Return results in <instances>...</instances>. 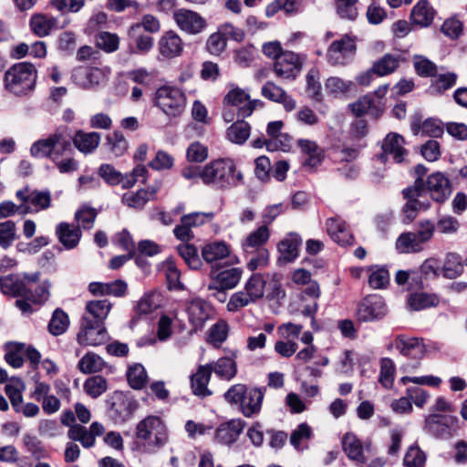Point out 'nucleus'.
<instances>
[{
	"instance_id": "nucleus-1",
	"label": "nucleus",
	"mask_w": 467,
	"mask_h": 467,
	"mask_svg": "<svg viewBox=\"0 0 467 467\" xmlns=\"http://www.w3.org/2000/svg\"><path fill=\"white\" fill-rule=\"evenodd\" d=\"M71 140L72 136L67 128H59L47 138L33 143L30 152L36 158H50L61 173L72 172L78 170V161L73 158L59 161V158L71 149Z\"/></svg>"
},
{
	"instance_id": "nucleus-2",
	"label": "nucleus",
	"mask_w": 467,
	"mask_h": 467,
	"mask_svg": "<svg viewBox=\"0 0 467 467\" xmlns=\"http://www.w3.org/2000/svg\"><path fill=\"white\" fill-rule=\"evenodd\" d=\"M202 181L218 189H229L243 182V174L233 160L218 159L202 167Z\"/></svg>"
},
{
	"instance_id": "nucleus-3",
	"label": "nucleus",
	"mask_w": 467,
	"mask_h": 467,
	"mask_svg": "<svg viewBox=\"0 0 467 467\" xmlns=\"http://www.w3.org/2000/svg\"><path fill=\"white\" fill-rule=\"evenodd\" d=\"M36 78L37 70L33 64L16 63L5 73V87L15 95H26L34 89Z\"/></svg>"
},
{
	"instance_id": "nucleus-4",
	"label": "nucleus",
	"mask_w": 467,
	"mask_h": 467,
	"mask_svg": "<svg viewBox=\"0 0 467 467\" xmlns=\"http://www.w3.org/2000/svg\"><path fill=\"white\" fill-rule=\"evenodd\" d=\"M152 103L169 119L181 117L185 111L187 97L175 86L163 85L156 89Z\"/></svg>"
},
{
	"instance_id": "nucleus-5",
	"label": "nucleus",
	"mask_w": 467,
	"mask_h": 467,
	"mask_svg": "<svg viewBox=\"0 0 467 467\" xmlns=\"http://www.w3.org/2000/svg\"><path fill=\"white\" fill-rule=\"evenodd\" d=\"M224 399L231 404L239 405L244 416L252 417L259 413L264 393L256 388H248L244 384H235L225 392Z\"/></svg>"
},
{
	"instance_id": "nucleus-6",
	"label": "nucleus",
	"mask_w": 467,
	"mask_h": 467,
	"mask_svg": "<svg viewBox=\"0 0 467 467\" xmlns=\"http://www.w3.org/2000/svg\"><path fill=\"white\" fill-rule=\"evenodd\" d=\"M418 178L412 186L403 190V196L407 200L404 207V214L409 221L414 220L419 211H425L430 207V202L425 198V182L422 179L427 172V168L419 164L415 167Z\"/></svg>"
},
{
	"instance_id": "nucleus-7",
	"label": "nucleus",
	"mask_w": 467,
	"mask_h": 467,
	"mask_svg": "<svg viewBox=\"0 0 467 467\" xmlns=\"http://www.w3.org/2000/svg\"><path fill=\"white\" fill-rule=\"evenodd\" d=\"M265 279L260 274H254L245 282L244 290L234 293L227 303V310L236 312L254 303L265 295Z\"/></svg>"
},
{
	"instance_id": "nucleus-8",
	"label": "nucleus",
	"mask_w": 467,
	"mask_h": 467,
	"mask_svg": "<svg viewBox=\"0 0 467 467\" xmlns=\"http://www.w3.org/2000/svg\"><path fill=\"white\" fill-rule=\"evenodd\" d=\"M136 435L150 445H162L167 441L166 427L161 418L148 416L136 428Z\"/></svg>"
},
{
	"instance_id": "nucleus-9",
	"label": "nucleus",
	"mask_w": 467,
	"mask_h": 467,
	"mask_svg": "<svg viewBox=\"0 0 467 467\" xmlns=\"http://www.w3.org/2000/svg\"><path fill=\"white\" fill-rule=\"evenodd\" d=\"M243 276V269L231 267L219 271L212 268L209 274L210 282L207 285L209 291L223 293L237 286Z\"/></svg>"
},
{
	"instance_id": "nucleus-10",
	"label": "nucleus",
	"mask_w": 467,
	"mask_h": 467,
	"mask_svg": "<svg viewBox=\"0 0 467 467\" xmlns=\"http://www.w3.org/2000/svg\"><path fill=\"white\" fill-rule=\"evenodd\" d=\"M357 50L354 37L345 35L340 39L335 40L329 46L327 57L332 66L346 65L353 57Z\"/></svg>"
},
{
	"instance_id": "nucleus-11",
	"label": "nucleus",
	"mask_w": 467,
	"mask_h": 467,
	"mask_svg": "<svg viewBox=\"0 0 467 467\" xmlns=\"http://www.w3.org/2000/svg\"><path fill=\"white\" fill-rule=\"evenodd\" d=\"M110 73L109 67H78L72 71V81L82 88H91L107 81Z\"/></svg>"
},
{
	"instance_id": "nucleus-12",
	"label": "nucleus",
	"mask_w": 467,
	"mask_h": 467,
	"mask_svg": "<svg viewBox=\"0 0 467 467\" xmlns=\"http://www.w3.org/2000/svg\"><path fill=\"white\" fill-rule=\"evenodd\" d=\"M107 339V331L103 325L93 322L89 317H83L77 340L83 346H98Z\"/></svg>"
},
{
	"instance_id": "nucleus-13",
	"label": "nucleus",
	"mask_w": 467,
	"mask_h": 467,
	"mask_svg": "<svg viewBox=\"0 0 467 467\" xmlns=\"http://www.w3.org/2000/svg\"><path fill=\"white\" fill-rule=\"evenodd\" d=\"M387 313L386 304L377 295L366 296L358 305L357 317L362 322H373L381 319Z\"/></svg>"
},
{
	"instance_id": "nucleus-14",
	"label": "nucleus",
	"mask_w": 467,
	"mask_h": 467,
	"mask_svg": "<svg viewBox=\"0 0 467 467\" xmlns=\"http://www.w3.org/2000/svg\"><path fill=\"white\" fill-rule=\"evenodd\" d=\"M186 312L192 330L196 332L202 330L206 322L213 318L214 310L213 306L199 298L193 299L187 304Z\"/></svg>"
},
{
	"instance_id": "nucleus-15",
	"label": "nucleus",
	"mask_w": 467,
	"mask_h": 467,
	"mask_svg": "<svg viewBox=\"0 0 467 467\" xmlns=\"http://www.w3.org/2000/svg\"><path fill=\"white\" fill-rule=\"evenodd\" d=\"M105 432L103 424L94 421L87 428L81 424L71 426L67 431V437L73 441H78L85 449L95 446L96 438L101 436Z\"/></svg>"
},
{
	"instance_id": "nucleus-16",
	"label": "nucleus",
	"mask_w": 467,
	"mask_h": 467,
	"mask_svg": "<svg viewBox=\"0 0 467 467\" xmlns=\"http://www.w3.org/2000/svg\"><path fill=\"white\" fill-rule=\"evenodd\" d=\"M303 58L292 52L285 51L274 63V72L284 79H294L301 71Z\"/></svg>"
},
{
	"instance_id": "nucleus-17",
	"label": "nucleus",
	"mask_w": 467,
	"mask_h": 467,
	"mask_svg": "<svg viewBox=\"0 0 467 467\" xmlns=\"http://www.w3.org/2000/svg\"><path fill=\"white\" fill-rule=\"evenodd\" d=\"M173 19L178 27L190 35L201 33L206 26V21L198 13L181 8L173 13Z\"/></svg>"
},
{
	"instance_id": "nucleus-18",
	"label": "nucleus",
	"mask_w": 467,
	"mask_h": 467,
	"mask_svg": "<svg viewBox=\"0 0 467 467\" xmlns=\"http://www.w3.org/2000/svg\"><path fill=\"white\" fill-rule=\"evenodd\" d=\"M223 103L228 106L239 107V116L242 118L249 117L255 107L260 104L258 100H250V97L244 89L234 85L225 95Z\"/></svg>"
},
{
	"instance_id": "nucleus-19",
	"label": "nucleus",
	"mask_w": 467,
	"mask_h": 467,
	"mask_svg": "<svg viewBox=\"0 0 467 467\" xmlns=\"http://www.w3.org/2000/svg\"><path fill=\"white\" fill-rule=\"evenodd\" d=\"M405 140L398 133H389L382 141V153L379 158L386 161L389 158L393 159L397 163L405 161L408 151L404 148Z\"/></svg>"
},
{
	"instance_id": "nucleus-20",
	"label": "nucleus",
	"mask_w": 467,
	"mask_h": 467,
	"mask_svg": "<svg viewBox=\"0 0 467 467\" xmlns=\"http://www.w3.org/2000/svg\"><path fill=\"white\" fill-rule=\"evenodd\" d=\"M426 194L438 202H442L451 193V186L450 180L441 172H434L431 174L425 183ZM425 198L428 200L427 195Z\"/></svg>"
},
{
	"instance_id": "nucleus-21",
	"label": "nucleus",
	"mask_w": 467,
	"mask_h": 467,
	"mask_svg": "<svg viewBox=\"0 0 467 467\" xmlns=\"http://www.w3.org/2000/svg\"><path fill=\"white\" fill-rule=\"evenodd\" d=\"M457 418L432 413L425 419V429L437 437H447L457 423Z\"/></svg>"
},
{
	"instance_id": "nucleus-22",
	"label": "nucleus",
	"mask_w": 467,
	"mask_h": 467,
	"mask_svg": "<svg viewBox=\"0 0 467 467\" xmlns=\"http://www.w3.org/2000/svg\"><path fill=\"white\" fill-rule=\"evenodd\" d=\"M183 47L182 37L171 30L165 32L158 41L159 53L166 59L180 57L183 52Z\"/></svg>"
},
{
	"instance_id": "nucleus-23",
	"label": "nucleus",
	"mask_w": 467,
	"mask_h": 467,
	"mask_svg": "<svg viewBox=\"0 0 467 467\" xmlns=\"http://www.w3.org/2000/svg\"><path fill=\"white\" fill-rule=\"evenodd\" d=\"M392 346L401 355L414 360L421 359L426 352L424 344L417 337L399 336L395 338Z\"/></svg>"
},
{
	"instance_id": "nucleus-24",
	"label": "nucleus",
	"mask_w": 467,
	"mask_h": 467,
	"mask_svg": "<svg viewBox=\"0 0 467 467\" xmlns=\"http://www.w3.org/2000/svg\"><path fill=\"white\" fill-rule=\"evenodd\" d=\"M238 357V350L232 349L228 355L218 358L215 362L207 364L217 377L224 380H231L237 373V364L235 359Z\"/></svg>"
},
{
	"instance_id": "nucleus-25",
	"label": "nucleus",
	"mask_w": 467,
	"mask_h": 467,
	"mask_svg": "<svg viewBox=\"0 0 467 467\" xmlns=\"http://www.w3.org/2000/svg\"><path fill=\"white\" fill-rule=\"evenodd\" d=\"M342 447L348 457L359 464H365L368 461L365 452H370V444L365 447L353 433H346L342 439Z\"/></svg>"
},
{
	"instance_id": "nucleus-26",
	"label": "nucleus",
	"mask_w": 467,
	"mask_h": 467,
	"mask_svg": "<svg viewBox=\"0 0 467 467\" xmlns=\"http://www.w3.org/2000/svg\"><path fill=\"white\" fill-rule=\"evenodd\" d=\"M326 228L328 235L339 245H351L354 237L348 231L346 222L338 217H332L327 220Z\"/></svg>"
},
{
	"instance_id": "nucleus-27",
	"label": "nucleus",
	"mask_w": 467,
	"mask_h": 467,
	"mask_svg": "<svg viewBox=\"0 0 467 467\" xmlns=\"http://www.w3.org/2000/svg\"><path fill=\"white\" fill-rule=\"evenodd\" d=\"M16 196L23 203L29 202L37 210H46L51 203V194L48 191L30 190L25 187L18 190Z\"/></svg>"
},
{
	"instance_id": "nucleus-28",
	"label": "nucleus",
	"mask_w": 467,
	"mask_h": 467,
	"mask_svg": "<svg viewBox=\"0 0 467 467\" xmlns=\"http://www.w3.org/2000/svg\"><path fill=\"white\" fill-rule=\"evenodd\" d=\"M160 186H149L147 189H140L135 192H130L122 195L121 202L124 205L140 210L145 204L155 198Z\"/></svg>"
},
{
	"instance_id": "nucleus-29",
	"label": "nucleus",
	"mask_w": 467,
	"mask_h": 467,
	"mask_svg": "<svg viewBox=\"0 0 467 467\" xmlns=\"http://www.w3.org/2000/svg\"><path fill=\"white\" fill-rule=\"evenodd\" d=\"M262 95L269 100L282 103L286 111H292L296 109V100L272 81H267L262 87Z\"/></svg>"
},
{
	"instance_id": "nucleus-30",
	"label": "nucleus",
	"mask_w": 467,
	"mask_h": 467,
	"mask_svg": "<svg viewBox=\"0 0 467 467\" xmlns=\"http://www.w3.org/2000/svg\"><path fill=\"white\" fill-rule=\"evenodd\" d=\"M435 15L436 11L427 0H420L412 7L410 19L412 25L428 27L432 24Z\"/></svg>"
},
{
	"instance_id": "nucleus-31",
	"label": "nucleus",
	"mask_w": 467,
	"mask_h": 467,
	"mask_svg": "<svg viewBox=\"0 0 467 467\" xmlns=\"http://www.w3.org/2000/svg\"><path fill=\"white\" fill-rule=\"evenodd\" d=\"M301 244V238L296 234H287L277 244L279 261L291 263L298 256V248Z\"/></svg>"
},
{
	"instance_id": "nucleus-32",
	"label": "nucleus",
	"mask_w": 467,
	"mask_h": 467,
	"mask_svg": "<svg viewBox=\"0 0 467 467\" xmlns=\"http://www.w3.org/2000/svg\"><path fill=\"white\" fill-rule=\"evenodd\" d=\"M212 368L206 365H200L197 371L191 376V388L196 396L207 397L212 394L207 385L211 379Z\"/></svg>"
},
{
	"instance_id": "nucleus-33",
	"label": "nucleus",
	"mask_w": 467,
	"mask_h": 467,
	"mask_svg": "<svg viewBox=\"0 0 467 467\" xmlns=\"http://www.w3.org/2000/svg\"><path fill=\"white\" fill-rule=\"evenodd\" d=\"M56 234L65 248L73 249L78 244L82 233L79 226L60 223L56 228Z\"/></svg>"
},
{
	"instance_id": "nucleus-34",
	"label": "nucleus",
	"mask_w": 467,
	"mask_h": 467,
	"mask_svg": "<svg viewBox=\"0 0 467 467\" xmlns=\"http://www.w3.org/2000/svg\"><path fill=\"white\" fill-rule=\"evenodd\" d=\"M270 237V231L267 225H262L251 232L242 243V248L245 253H252L265 249L264 245Z\"/></svg>"
},
{
	"instance_id": "nucleus-35",
	"label": "nucleus",
	"mask_w": 467,
	"mask_h": 467,
	"mask_svg": "<svg viewBox=\"0 0 467 467\" xmlns=\"http://www.w3.org/2000/svg\"><path fill=\"white\" fill-rule=\"evenodd\" d=\"M297 144L301 152L306 156L304 166L314 169L322 162L323 150L315 141L301 139L298 140Z\"/></svg>"
},
{
	"instance_id": "nucleus-36",
	"label": "nucleus",
	"mask_w": 467,
	"mask_h": 467,
	"mask_svg": "<svg viewBox=\"0 0 467 467\" xmlns=\"http://www.w3.org/2000/svg\"><path fill=\"white\" fill-rule=\"evenodd\" d=\"M243 428L241 420H231L222 424L215 431V441L223 444H231L237 440Z\"/></svg>"
},
{
	"instance_id": "nucleus-37",
	"label": "nucleus",
	"mask_w": 467,
	"mask_h": 467,
	"mask_svg": "<svg viewBox=\"0 0 467 467\" xmlns=\"http://www.w3.org/2000/svg\"><path fill=\"white\" fill-rule=\"evenodd\" d=\"M352 111L356 116H362L369 113L373 117L378 118L384 110L383 103L379 100L375 102L372 95H366L351 105Z\"/></svg>"
},
{
	"instance_id": "nucleus-38",
	"label": "nucleus",
	"mask_w": 467,
	"mask_h": 467,
	"mask_svg": "<svg viewBox=\"0 0 467 467\" xmlns=\"http://www.w3.org/2000/svg\"><path fill=\"white\" fill-rule=\"evenodd\" d=\"M230 254V245L223 241L206 244L202 249V256L209 264L227 258Z\"/></svg>"
},
{
	"instance_id": "nucleus-39",
	"label": "nucleus",
	"mask_w": 467,
	"mask_h": 467,
	"mask_svg": "<svg viewBox=\"0 0 467 467\" xmlns=\"http://www.w3.org/2000/svg\"><path fill=\"white\" fill-rule=\"evenodd\" d=\"M111 307V303L107 299L92 300L86 304L87 314L84 317H89L93 322L103 325Z\"/></svg>"
},
{
	"instance_id": "nucleus-40",
	"label": "nucleus",
	"mask_w": 467,
	"mask_h": 467,
	"mask_svg": "<svg viewBox=\"0 0 467 467\" xmlns=\"http://www.w3.org/2000/svg\"><path fill=\"white\" fill-rule=\"evenodd\" d=\"M75 147L83 153H90L96 150L100 141L98 132L78 131L72 139Z\"/></svg>"
},
{
	"instance_id": "nucleus-41",
	"label": "nucleus",
	"mask_w": 467,
	"mask_h": 467,
	"mask_svg": "<svg viewBox=\"0 0 467 467\" xmlns=\"http://www.w3.org/2000/svg\"><path fill=\"white\" fill-rule=\"evenodd\" d=\"M401 57L393 54H385L373 64V71L379 77H385L394 73L400 66Z\"/></svg>"
},
{
	"instance_id": "nucleus-42",
	"label": "nucleus",
	"mask_w": 467,
	"mask_h": 467,
	"mask_svg": "<svg viewBox=\"0 0 467 467\" xmlns=\"http://www.w3.org/2000/svg\"><path fill=\"white\" fill-rule=\"evenodd\" d=\"M440 303L439 297L435 294L414 293L408 298V305L413 311H420L428 307L437 306Z\"/></svg>"
},
{
	"instance_id": "nucleus-43",
	"label": "nucleus",
	"mask_w": 467,
	"mask_h": 467,
	"mask_svg": "<svg viewBox=\"0 0 467 467\" xmlns=\"http://www.w3.org/2000/svg\"><path fill=\"white\" fill-rule=\"evenodd\" d=\"M56 23V18L42 14L34 15L30 20L33 32L40 37L49 35Z\"/></svg>"
},
{
	"instance_id": "nucleus-44",
	"label": "nucleus",
	"mask_w": 467,
	"mask_h": 467,
	"mask_svg": "<svg viewBox=\"0 0 467 467\" xmlns=\"http://www.w3.org/2000/svg\"><path fill=\"white\" fill-rule=\"evenodd\" d=\"M411 130L415 135L421 133L430 137H440L443 133L441 122L434 119H428L422 123L415 121L411 124Z\"/></svg>"
},
{
	"instance_id": "nucleus-45",
	"label": "nucleus",
	"mask_w": 467,
	"mask_h": 467,
	"mask_svg": "<svg viewBox=\"0 0 467 467\" xmlns=\"http://www.w3.org/2000/svg\"><path fill=\"white\" fill-rule=\"evenodd\" d=\"M458 76L454 72L435 74L430 88L436 94H441L455 86Z\"/></svg>"
},
{
	"instance_id": "nucleus-46",
	"label": "nucleus",
	"mask_w": 467,
	"mask_h": 467,
	"mask_svg": "<svg viewBox=\"0 0 467 467\" xmlns=\"http://www.w3.org/2000/svg\"><path fill=\"white\" fill-rule=\"evenodd\" d=\"M251 134L250 125L244 120H239L232 124L227 129L228 140L235 144L244 143Z\"/></svg>"
},
{
	"instance_id": "nucleus-47",
	"label": "nucleus",
	"mask_w": 467,
	"mask_h": 467,
	"mask_svg": "<svg viewBox=\"0 0 467 467\" xmlns=\"http://www.w3.org/2000/svg\"><path fill=\"white\" fill-rule=\"evenodd\" d=\"M161 296L151 292L145 295L137 304L135 312L138 316H147L161 306Z\"/></svg>"
},
{
	"instance_id": "nucleus-48",
	"label": "nucleus",
	"mask_w": 467,
	"mask_h": 467,
	"mask_svg": "<svg viewBox=\"0 0 467 467\" xmlns=\"http://www.w3.org/2000/svg\"><path fill=\"white\" fill-rule=\"evenodd\" d=\"M396 248L400 253H417L422 250V244L414 233H404L396 241Z\"/></svg>"
},
{
	"instance_id": "nucleus-49",
	"label": "nucleus",
	"mask_w": 467,
	"mask_h": 467,
	"mask_svg": "<svg viewBox=\"0 0 467 467\" xmlns=\"http://www.w3.org/2000/svg\"><path fill=\"white\" fill-rule=\"evenodd\" d=\"M105 367L104 360L97 354L88 352L78 361V368L84 374L97 373Z\"/></svg>"
},
{
	"instance_id": "nucleus-50",
	"label": "nucleus",
	"mask_w": 467,
	"mask_h": 467,
	"mask_svg": "<svg viewBox=\"0 0 467 467\" xmlns=\"http://www.w3.org/2000/svg\"><path fill=\"white\" fill-rule=\"evenodd\" d=\"M69 326V317L61 308H57L51 317L48 324V331L53 336L64 334Z\"/></svg>"
},
{
	"instance_id": "nucleus-51",
	"label": "nucleus",
	"mask_w": 467,
	"mask_h": 467,
	"mask_svg": "<svg viewBox=\"0 0 467 467\" xmlns=\"http://www.w3.org/2000/svg\"><path fill=\"white\" fill-rule=\"evenodd\" d=\"M164 275L167 280V285L170 290L181 291L184 289L181 282V272L171 260H166L163 263Z\"/></svg>"
},
{
	"instance_id": "nucleus-52",
	"label": "nucleus",
	"mask_w": 467,
	"mask_h": 467,
	"mask_svg": "<svg viewBox=\"0 0 467 467\" xmlns=\"http://www.w3.org/2000/svg\"><path fill=\"white\" fill-rule=\"evenodd\" d=\"M463 271V263L457 254H449L441 269L442 275L453 279L459 276Z\"/></svg>"
},
{
	"instance_id": "nucleus-53",
	"label": "nucleus",
	"mask_w": 467,
	"mask_h": 467,
	"mask_svg": "<svg viewBox=\"0 0 467 467\" xmlns=\"http://www.w3.org/2000/svg\"><path fill=\"white\" fill-rule=\"evenodd\" d=\"M412 63L415 72L423 78L433 77L438 71L437 65L422 55H414Z\"/></svg>"
},
{
	"instance_id": "nucleus-54",
	"label": "nucleus",
	"mask_w": 467,
	"mask_h": 467,
	"mask_svg": "<svg viewBox=\"0 0 467 467\" xmlns=\"http://www.w3.org/2000/svg\"><path fill=\"white\" fill-rule=\"evenodd\" d=\"M86 393L93 399L101 396L108 389V381L102 376H92L83 385Z\"/></svg>"
},
{
	"instance_id": "nucleus-55",
	"label": "nucleus",
	"mask_w": 467,
	"mask_h": 467,
	"mask_svg": "<svg viewBox=\"0 0 467 467\" xmlns=\"http://www.w3.org/2000/svg\"><path fill=\"white\" fill-rule=\"evenodd\" d=\"M177 251L191 269L197 270L202 266L198 251L193 244H182L177 246Z\"/></svg>"
},
{
	"instance_id": "nucleus-56",
	"label": "nucleus",
	"mask_w": 467,
	"mask_h": 467,
	"mask_svg": "<svg viewBox=\"0 0 467 467\" xmlns=\"http://www.w3.org/2000/svg\"><path fill=\"white\" fill-rule=\"evenodd\" d=\"M127 379L132 389H140L147 382L148 375L142 365L134 364L130 367L127 372Z\"/></svg>"
},
{
	"instance_id": "nucleus-57",
	"label": "nucleus",
	"mask_w": 467,
	"mask_h": 467,
	"mask_svg": "<svg viewBox=\"0 0 467 467\" xmlns=\"http://www.w3.org/2000/svg\"><path fill=\"white\" fill-rule=\"evenodd\" d=\"M16 239V223L10 220L0 223V246L7 249Z\"/></svg>"
},
{
	"instance_id": "nucleus-58",
	"label": "nucleus",
	"mask_w": 467,
	"mask_h": 467,
	"mask_svg": "<svg viewBox=\"0 0 467 467\" xmlns=\"http://www.w3.org/2000/svg\"><path fill=\"white\" fill-rule=\"evenodd\" d=\"M337 14L343 19L355 20L358 17V0H334Z\"/></svg>"
},
{
	"instance_id": "nucleus-59",
	"label": "nucleus",
	"mask_w": 467,
	"mask_h": 467,
	"mask_svg": "<svg viewBox=\"0 0 467 467\" xmlns=\"http://www.w3.org/2000/svg\"><path fill=\"white\" fill-rule=\"evenodd\" d=\"M229 326L226 321L219 320L209 329V342L219 347L227 339Z\"/></svg>"
},
{
	"instance_id": "nucleus-60",
	"label": "nucleus",
	"mask_w": 467,
	"mask_h": 467,
	"mask_svg": "<svg viewBox=\"0 0 467 467\" xmlns=\"http://www.w3.org/2000/svg\"><path fill=\"white\" fill-rule=\"evenodd\" d=\"M119 39L116 34L100 32L96 36V45L107 53H111L119 48Z\"/></svg>"
},
{
	"instance_id": "nucleus-61",
	"label": "nucleus",
	"mask_w": 467,
	"mask_h": 467,
	"mask_svg": "<svg viewBox=\"0 0 467 467\" xmlns=\"http://www.w3.org/2000/svg\"><path fill=\"white\" fill-rule=\"evenodd\" d=\"M395 376V365L389 358H384L380 360V374L379 381L387 389L391 388Z\"/></svg>"
},
{
	"instance_id": "nucleus-62",
	"label": "nucleus",
	"mask_w": 467,
	"mask_h": 467,
	"mask_svg": "<svg viewBox=\"0 0 467 467\" xmlns=\"http://www.w3.org/2000/svg\"><path fill=\"white\" fill-rule=\"evenodd\" d=\"M353 83L338 77H330L325 82L326 90L332 95H340L348 92Z\"/></svg>"
},
{
	"instance_id": "nucleus-63",
	"label": "nucleus",
	"mask_w": 467,
	"mask_h": 467,
	"mask_svg": "<svg viewBox=\"0 0 467 467\" xmlns=\"http://www.w3.org/2000/svg\"><path fill=\"white\" fill-rule=\"evenodd\" d=\"M98 174L106 183L111 186L119 185L122 181V173L117 171L111 164H101L98 170Z\"/></svg>"
},
{
	"instance_id": "nucleus-64",
	"label": "nucleus",
	"mask_w": 467,
	"mask_h": 467,
	"mask_svg": "<svg viewBox=\"0 0 467 467\" xmlns=\"http://www.w3.org/2000/svg\"><path fill=\"white\" fill-rule=\"evenodd\" d=\"M426 456L419 447L411 446L404 457V465L406 467H423Z\"/></svg>"
}]
</instances>
